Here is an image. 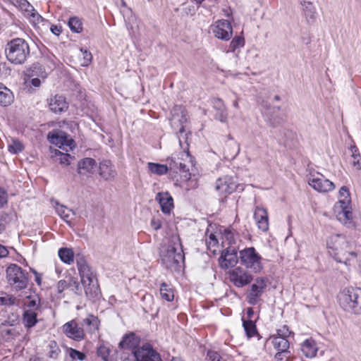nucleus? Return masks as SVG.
I'll list each match as a JSON object with an SVG mask.
<instances>
[{
  "label": "nucleus",
  "instance_id": "obj_1",
  "mask_svg": "<svg viewBox=\"0 0 361 361\" xmlns=\"http://www.w3.org/2000/svg\"><path fill=\"white\" fill-rule=\"evenodd\" d=\"M168 245H164L161 250V257L163 266L171 271H180L184 266L185 256L176 235H171L167 239Z\"/></svg>",
  "mask_w": 361,
  "mask_h": 361
},
{
  "label": "nucleus",
  "instance_id": "obj_2",
  "mask_svg": "<svg viewBox=\"0 0 361 361\" xmlns=\"http://www.w3.org/2000/svg\"><path fill=\"white\" fill-rule=\"evenodd\" d=\"M327 247L330 255L338 262L348 265L351 260L357 257L353 244L345 235L341 234L331 235L327 240Z\"/></svg>",
  "mask_w": 361,
  "mask_h": 361
},
{
  "label": "nucleus",
  "instance_id": "obj_3",
  "mask_svg": "<svg viewBox=\"0 0 361 361\" xmlns=\"http://www.w3.org/2000/svg\"><path fill=\"white\" fill-rule=\"evenodd\" d=\"M140 343V338L135 334L130 333L123 337L118 346L121 349L131 350L137 361H158V355L151 345L146 343L139 347Z\"/></svg>",
  "mask_w": 361,
  "mask_h": 361
},
{
  "label": "nucleus",
  "instance_id": "obj_4",
  "mask_svg": "<svg viewBox=\"0 0 361 361\" xmlns=\"http://www.w3.org/2000/svg\"><path fill=\"white\" fill-rule=\"evenodd\" d=\"M76 264L85 293L90 299H95L100 295V289L93 271L82 255L76 256Z\"/></svg>",
  "mask_w": 361,
  "mask_h": 361
},
{
  "label": "nucleus",
  "instance_id": "obj_5",
  "mask_svg": "<svg viewBox=\"0 0 361 361\" xmlns=\"http://www.w3.org/2000/svg\"><path fill=\"white\" fill-rule=\"evenodd\" d=\"M30 54V46L26 40L17 37L9 40L5 47V54L9 62L16 65L23 64Z\"/></svg>",
  "mask_w": 361,
  "mask_h": 361
},
{
  "label": "nucleus",
  "instance_id": "obj_6",
  "mask_svg": "<svg viewBox=\"0 0 361 361\" xmlns=\"http://www.w3.org/2000/svg\"><path fill=\"white\" fill-rule=\"evenodd\" d=\"M189 133L186 132L185 128H183V133L177 130V137L179 145L183 151L178 157L180 174L183 181H188L191 178L192 171H193L194 161L192 157L188 152V139Z\"/></svg>",
  "mask_w": 361,
  "mask_h": 361
},
{
  "label": "nucleus",
  "instance_id": "obj_7",
  "mask_svg": "<svg viewBox=\"0 0 361 361\" xmlns=\"http://www.w3.org/2000/svg\"><path fill=\"white\" fill-rule=\"evenodd\" d=\"M340 305L345 311L361 314V288L347 287L338 295Z\"/></svg>",
  "mask_w": 361,
  "mask_h": 361
},
{
  "label": "nucleus",
  "instance_id": "obj_8",
  "mask_svg": "<svg viewBox=\"0 0 361 361\" xmlns=\"http://www.w3.org/2000/svg\"><path fill=\"white\" fill-rule=\"evenodd\" d=\"M339 200L334 207V212L336 219L342 224H350L353 219L351 200L348 189L345 186L341 188L339 190Z\"/></svg>",
  "mask_w": 361,
  "mask_h": 361
},
{
  "label": "nucleus",
  "instance_id": "obj_9",
  "mask_svg": "<svg viewBox=\"0 0 361 361\" xmlns=\"http://www.w3.org/2000/svg\"><path fill=\"white\" fill-rule=\"evenodd\" d=\"M239 260L245 268L254 273H259L262 269V257L253 247H246L239 252Z\"/></svg>",
  "mask_w": 361,
  "mask_h": 361
},
{
  "label": "nucleus",
  "instance_id": "obj_10",
  "mask_svg": "<svg viewBox=\"0 0 361 361\" xmlns=\"http://www.w3.org/2000/svg\"><path fill=\"white\" fill-rule=\"evenodd\" d=\"M8 283L16 290L27 288L28 284V273L16 264L9 265L6 269Z\"/></svg>",
  "mask_w": 361,
  "mask_h": 361
},
{
  "label": "nucleus",
  "instance_id": "obj_11",
  "mask_svg": "<svg viewBox=\"0 0 361 361\" xmlns=\"http://www.w3.org/2000/svg\"><path fill=\"white\" fill-rule=\"evenodd\" d=\"M171 128L174 130L183 133V128H186L188 122V116L185 109L179 105H176L171 110L169 118Z\"/></svg>",
  "mask_w": 361,
  "mask_h": 361
},
{
  "label": "nucleus",
  "instance_id": "obj_12",
  "mask_svg": "<svg viewBox=\"0 0 361 361\" xmlns=\"http://www.w3.org/2000/svg\"><path fill=\"white\" fill-rule=\"evenodd\" d=\"M308 183L312 188L319 192H328L335 188L334 183L326 179L319 173H311L308 178Z\"/></svg>",
  "mask_w": 361,
  "mask_h": 361
},
{
  "label": "nucleus",
  "instance_id": "obj_13",
  "mask_svg": "<svg viewBox=\"0 0 361 361\" xmlns=\"http://www.w3.org/2000/svg\"><path fill=\"white\" fill-rule=\"evenodd\" d=\"M267 279L265 277H257L255 283L251 286L247 294V299L249 304L255 305L259 301L267 286Z\"/></svg>",
  "mask_w": 361,
  "mask_h": 361
},
{
  "label": "nucleus",
  "instance_id": "obj_14",
  "mask_svg": "<svg viewBox=\"0 0 361 361\" xmlns=\"http://www.w3.org/2000/svg\"><path fill=\"white\" fill-rule=\"evenodd\" d=\"M214 35L221 40L228 41L233 36V27L228 20H219L212 26Z\"/></svg>",
  "mask_w": 361,
  "mask_h": 361
},
{
  "label": "nucleus",
  "instance_id": "obj_15",
  "mask_svg": "<svg viewBox=\"0 0 361 361\" xmlns=\"http://www.w3.org/2000/svg\"><path fill=\"white\" fill-rule=\"evenodd\" d=\"M219 260L220 266L223 269L235 267L239 260V256L237 255V247L235 246L227 247L222 252Z\"/></svg>",
  "mask_w": 361,
  "mask_h": 361
},
{
  "label": "nucleus",
  "instance_id": "obj_16",
  "mask_svg": "<svg viewBox=\"0 0 361 361\" xmlns=\"http://www.w3.org/2000/svg\"><path fill=\"white\" fill-rule=\"evenodd\" d=\"M62 331L68 338L74 341H80L85 338L84 329L74 319L65 323L62 326Z\"/></svg>",
  "mask_w": 361,
  "mask_h": 361
},
{
  "label": "nucleus",
  "instance_id": "obj_17",
  "mask_svg": "<svg viewBox=\"0 0 361 361\" xmlns=\"http://www.w3.org/2000/svg\"><path fill=\"white\" fill-rule=\"evenodd\" d=\"M238 188L235 178L230 176H225L217 179L215 188L221 195H227L233 192Z\"/></svg>",
  "mask_w": 361,
  "mask_h": 361
},
{
  "label": "nucleus",
  "instance_id": "obj_18",
  "mask_svg": "<svg viewBox=\"0 0 361 361\" xmlns=\"http://www.w3.org/2000/svg\"><path fill=\"white\" fill-rule=\"evenodd\" d=\"M230 280L236 287H243L252 281V276L240 267L235 268L230 273Z\"/></svg>",
  "mask_w": 361,
  "mask_h": 361
},
{
  "label": "nucleus",
  "instance_id": "obj_19",
  "mask_svg": "<svg viewBox=\"0 0 361 361\" xmlns=\"http://www.w3.org/2000/svg\"><path fill=\"white\" fill-rule=\"evenodd\" d=\"M253 217L259 230L267 232L269 230V215L267 210L260 206H256L254 209Z\"/></svg>",
  "mask_w": 361,
  "mask_h": 361
},
{
  "label": "nucleus",
  "instance_id": "obj_20",
  "mask_svg": "<svg viewBox=\"0 0 361 361\" xmlns=\"http://www.w3.org/2000/svg\"><path fill=\"white\" fill-rule=\"evenodd\" d=\"M18 4L20 9L33 23L38 24L43 20L42 17L27 0H19Z\"/></svg>",
  "mask_w": 361,
  "mask_h": 361
},
{
  "label": "nucleus",
  "instance_id": "obj_21",
  "mask_svg": "<svg viewBox=\"0 0 361 361\" xmlns=\"http://www.w3.org/2000/svg\"><path fill=\"white\" fill-rule=\"evenodd\" d=\"M48 104L50 110L55 114H61L66 111L68 108V104L66 99L62 95L56 94L48 99Z\"/></svg>",
  "mask_w": 361,
  "mask_h": 361
},
{
  "label": "nucleus",
  "instance_id": "obj_22",
  "mask_svg": "<svg viewBox=\"0 0 361 361\" xmlns=\"http://www.w3.org/2000/svg\"><path fill=\"white\" fill-rule=\"evenodd\" d=\"M99 174L105 180H111L117 176V172L111 161L103 160L99 164Z\"/></svg>",
  "mask_w": 361,
  "mask_h": 361
},
{
  "label": "nucleus",
  "instance_id": "obj_23",
  "mask_svg": "<svg viewBox=\"0 0 361 361\" xmlns=\"http://www.w3.org/2000/svg\"><path fill=\"white\" fill-rule=\"evenodd\" d=\"M97 166L96 161L92 158H85L78 161V173L87 175L93 173Z\"/></svg>",
  "mask_w": 361,
  "mask_h": 361
},
{
  "label": "nucleus",
  "instance_id": "obj_24",
  "mask_svg": "<svg viewBox=\"0 0 361 361\" xmlns=\"http://www.w3.org/2000/svg\"><path fill=\"white\" fill-rule=\"evenodd\" d=\"M300 348L303 355L307 358L314 357L318 351L317 345L312 338L305 340L302 343Z\"/></svg>",
  "mask_w": 361,
  "mask_h": 361
},
{
  "label": "nucleus",
  "instance_id": "obj_25",
  "mask_svg": "<svg viewBox=\"0 0 361 361\" xmlns=\"http://www.w3.org/2000/svg\"><path fill=\"white\" fill-rule=\"evenodd\" d=\"M159 207L165 214H169L174 208L173 199L169 192H159Z\"/></svg>",
  "mask_w": 361,
  "mask_h": 361
},
{
  "label": "nucleus",
  "instance_id": "obj_26",
  "mask_svg": "<svg viewBox=\"0 0 361 361\" xmlns=\"http://www.w3.org/2000/svg\"><path fill=\"white\" fill-rule=\"evenodd\" d=\"M49 141L56 145H64L66 142H73L72 140H68L66 134L60 130H52L48 134ZM61 147V146H59Z\"/></svg>",
  "mask_w": 361,
  "mask_h": 361
},
{
  "label": "nucleus",
  "instance_id": "obj_27",
  "mask_svg": "<svg viewBox=\"0 0 361 361\" xmlns=\"http://www.w3.org/2000/svg\"><path fill=\"white\" fill-rule=\"evenodd\" d=\"M14 99L13 92L4 84L0 82V105L7 106L10 105Z\"/></svg>",
  "mask_w": 361,
  "mask_h": 361
},
{
  "label": "nucleus",
  "instance_id": "obj_28",
  "mask_svg": "<svg viewBox=\"0 0 361 361\" xmlns=\"http://www.w3.org/2000/svg\"><path fill=\"white\" fill-rule=\"evenodd\" d=\"M56 212L68 224L71 225L75 212L66 206L57 204Z\"/></svg>",
  "mask_w": 361,
  "mask_h": 361
},
{
  "label": "nucleus",
  "instance_id": "obj_29",
  "mask_svg": "<svg viewBox=\"0 0 361 361\" xmlns=\"http://www.w3.org/2000/svg\"><path fill=\"white\" fill-rule=\"evenodd\" d=\"M100 322L97 317L90 314L87 318L84 319L82 325L86 327L89 333H94L99 329Z\"/></svg>",
  "mask_w": 361,
  "mask_h": 361
},
{
  "label": "nucleus",
  "instance_id": "obj_30",
  "mask_svg": "<svg viewBox=\"0 0 361 361\" xmlns=\"http://www.w3.org/2000/svg\"><path fill=\"white\" fill-rule=\"evenodd\" d=\"M37 314L32 310H26L23 314V322L25 327L30 329L37 323Z\"/></svg>",
  "mask_w": 361,
  "mask_h": 361
},
{
  "label": "nucleus",
  "instance_id": "obj_31",
  "mask_svg": "<svg viewBox=\"0 0 361 361\" xmlns=\"http://www.w3.org/2000/svg\"><path fill=\"white\" fill-rule=\"evenodd\" d=\"M271 343L275 350L277 351H286L288 350L290 347L289 341L283 336H276L272 338Z\"/></svg>",
  "mask_w": 361,
  "mask_h": 361
},
{
  "label": "nucleus",
  "instance_id": "obj_32",
  "mask_svg": "<svg viewBox=\"0 0 361 361\" xmlns=\"http://www.w3.org/2000/svg\"><path fill=\"white\" fill-rule=\"evenodd\" d=\"M304 14L307 18V20L314 22L316 19V9L310 1H304L302 3Z\"/></svg>",
  "mask_w": 361,
  "mask_h": 361
},
{
  "label": "nucleus",
  "instance_id": "obj_33",
  "mask_svg": "<svg viewBox=\"0 0 361 361\" xmlns=\"http://www.w3.org/2000/svg\"><path fill=\"white\" fill-rule=\"evenodd\" d=\"M159 294L166 301L171 302L174 299V290L171 285L162 283L159 288Z\"/></svg>",
  "mask_w": 361,
  "mask_h": 361
},
{
  "label": "nucleus",
  "instance_id": "obj_34",
  "mask_svg": "<svg viewBox=\"0 0 361 361\" xmlns=\"http://www.w3.org/2000/svg\"><path fill=\"white\" fill-rule=\"evenodd\" d=\"M58 254L61 260L66 264H70L74 261V253L71 248H60Z\"/></svg>",
  "mask_w": 361,
  "mask_h": 361
},
{
  "label": "nucleus",
  "instance_id": "obj_35",
  "mask_svg": "<svg viewBox=\"0 0 361 361\" xmlns=\"http://www.w3.org/2000/svg\"><path fill=\"white\" fill-rule=\"evenodd\" d=\"M47 356L52 360H57L61 353V350L55 341H50L47 345Z\"/></svg>",
  "mask_w": 361,
  "mask_h": 361
},
{
  "label": "nucleus",
  "instance_id": "obj_36",
  "mask_svg": "<svg viewBox=\"0 0 361 361\" xmlns=\"http://www.w3.org/2000/svg\"><path fill=\"white\" fill-rule=\"evenodd\" d=\"M243 326L248 338H251L257 334L256 325L253 321L243 319Z\"/></svg>",
  "mask_w": 361,
  "mask_h": 361
},
{
  "label": "nucleus",
  "instance_id": "obj_37",
  "mask_svg": "<svg viewBox=\"0 0 361 361\" xmlns=\"http://www.w3.org/2000/svg\"><path fill=\"white\" fill-rule=\"evenodd\" d=\"M68 25L71 30L75 33H80L82 31V23L81 20L76 16L69 18Z\"/></svg>",
  "mask_w": 361,
  "mask_h": 361
},
{
  "label": "nucleus",
  "instance_id": "obj_38",
  "mask_svg": "<svg viewBox=\"0 0 361 361\" xmlns=\"http://www.w3.org/2000/svg\"><path fill=\"white\" fill-rule=\"evenodd\" d=\"M24 305L33 311L37 310L40 308V298L38 295L27 296V300L25 301Z\"/></svg>",
  "mask_w": 361,
  "mask_h": 361
},
{
  "label": "nucleus",
  "instance_id": "obj_39",
  "mask_svg": "<svg viewBox=\"0 0 361 361\" xmlns=\"http://www.w3.org/2000/svg\"><path fill=\"white\" fill-rule=\"evenodd\" d=\"M18 304V300L12 295L2 293L0 295V305L6 306H11Z\"/></svg>",
  "mask_w": 361,
  "mask_h": 361
},
{
  "label": "nucleus",
  "instance_id": "obj_40",
  "mask_svg": "<svg viewBox=\"0 0 361 361\" xmlns=\"http://www.w3.org/2000/svg\"><path fill=\"white\" fill-rule=\"evenodd\" d=\"M245 39L243 36H236L231 42L228 51L234 52L237 49L244 47Z\"/></svg>",
  "mask_w": 361,
  "mask_h": 361
},
{
  "label": "nucleus",
  "instance_id": "obj_41",
  "mask_svg": "<svg viewBox=\"0 0 361 361\" xmlns=\"http://www.w3.org/2000/svg\"><path fill=\"white\" fill-rule=\"evenodd\" d=\"M222 243L224 246H235L234 245H235L236 242L234 234L230 231H225Z\"/></svg>",
  "mask_w": 361,
  "mask_h": 361
},
{
  "label": "nucleus",
  "instance_id": "obj_42",
  "mask_svg": "<svg viewBox=\"0 0 361 361\" xmlns=\"http://www.w3.org/2000/svg\"><path fill=\"white\" fill-rule=\"evenodd\" d=\"M55 154L58 157L57 160L61 164L68 165L71 163V159H73L69 154H64L59 150H56Z\"/></svg>",
  "mask_w": 361,
  "mask_h": 361
},
{
  "label": "nucleus",
  "instance_id": "obj_43",
  "mask_svg": "<svg viewBox=\"0 0 361 361\" xmlns=\"http://www.w3.org/2000/svg\"><path fill=\"white\" fill-rule=\"evenodd\" d=\"M80 51L82 55V58L80 59V65L82 66H87L92 61V54L87 49H81Z\"/></svg>",
  "mask_w": 361,
  "mask_h": 361
},
{
  "label": "nucleus",
  "instance_id": "obj_44",
  "mask_svg": "<svg viewBox=\"0 0 361 361\" xmlns=\"http://www.w3.org/2000/svg\"><path fill=\"white\" fill-rule=\"evenodd\" d=\"M179 161L180 160L178 159V161H174L173 164L171 163L169 168L166 165L164 164H159V175L165 174L169 170H176V169H179Z\"/></svg>",
  "mask_w": 361,
  "mask_h": 361
},
{
  "label": "nucleus",
  "instance_id": "obj_45",
  "mask_svg": "<svg viewBox=\"0 0 361 361\" xmlns=\"http://www.w3.org/2000/svg\"><path fill=\"white\" fill-rule=\"evenodd\" d=\"M23 150V144L18 141L13 140V142L8 145V151L13 154H18Z\"/></svg>",
  "mask_w": 361,
  "mask_h": 361
},
{
  "label": "nucleus",
  "instance_id": "obj_46",
  "mask_svg": "<svg viewBox=\"0 0 361 361\" xmlns=\"http://www.w3.org/2000/svg\"><path fill=\"white\" fill-rule=\"evenodd\" d=\"M109 348L104 345H100L97 349V355L102 357L104 361H109Z\"/></svg>",
  "mask_w": 361,
  "mask_h": 361
},
{
  "label": "nucleus",
  "instance_id": "obj_47",
  "mask_svg": "<svg viewBox=\"0 0 361 361\" xmlns=\"http://www.w3.org/2000/svg\"><path fill=\"white\" fill-rule=\"evenodd\" d=\"M37 75L40 77L42 79L47 78V74L44 71H42V67L39 65H35L32 71V76Z\"/></svg>",
  "mask_w": 361,
  "mask_h": 361
},
{
  "label": "nucleus",
  "instance_id": "obj_48",
  "mask_svg": "<svg viewBox=\"0 0 361 361\" xmlns=\"http://www.w3.org/2000/svg\"><path fill=\"white\" fill-rule=\"evenodd\" d=\"M206 244L207 245V248L212 250V247H214L218 244V240L216 238V235L213 233H210L209 238L206 239Z\"/></svg>",
  "mask_w": 361,
  "mask_h": 361
},
{
  "label": "nucleus",
  "instance_id": "obj_49",
  "mask_svg": "<svg viewBox=\"0 0 361 361\" xmlns=\"http://www.w3.org/2000/svg\"><path fill=\"white\" fill-rule=\"evenodd\" d=\"M69 355L72 359L77 358L81 361L85 359V355L83 353L73 348H70Z\"/></svg>",
  "mask_w": 361,
  "mask_h": 361
},
{
  "label": "nucleus",
  "instance_id": "obj_50",
  "mask_svg": "<svg viewBox=\"0 0 361 361\" xmlns=\"http://www.w3.org/2000/svg\"><path fill=\"white\" fill-rule=\"evenodd\" d=\"M290 355V352L278 351L274 356V359L276 361H287L288 359L289 358Z\"/></svg>",
  "mask_w": 361,
  "mask_h": 361
},
{
  "label": "nucleus",
  "instance_id": "obj_51",
  "mask_svg": "<svg viewBox=\"0 0 361 361\" xmlns=\"http://www.w3.org/2000/svg\"><path fill=\"white\" fill-rule=\"evenodd\" d=\"M68 285H69L68 288H72V290L75 293H79L81 291V288L80 287V284H79L78 281L72 277H70V279H69Z\"/></svg>",
  "mask_w": 361,
  "mask_h": 361
},
{
  "label": "nucleus",
  "instance_id": "obj_52",
  "mask_svg": "<svg viewBox=\"0 0 361 361\" xmlns=\"http://www.w3.org/2000/svg\"><path fill=\"white\" fill-rule=\"evenodd\" d=\"M214 109L216 111H221L222 109H226V106L224 102L219 98H214L212 101Z\"/></svg>",
  "mask_w": 361,
  "mask_h": 361
},
{
  "label": "nucleus",
  "instance_id": "obj_53",
  "mask_svg": "<svg viewBox=\"0 0 361 361\" xmlns=\"http://www.w3.org/2000/svg\"><path fill=\"white\" fill-rule=\"evenodd\" d=\"M215 118L222 123L226 122L227 120L226 108L224 109H222L221 111H216V113L215 114Z\"/></svg>",
  "mask_w": 361,
  "mask_h": 361
},
{
  "label": "nucleus",
  "instance_id": "obj_54",
  "mask_svg": "<svg viewBox=\"0 0 361 361\" xmlns=\"http://www.w3.org/2000/svg\"><path fill=\"white\" fill-rule=\"evenodd\" d=\"M207 357L211 361H220L221 355L216 351L209 350L207 352Z\"/></svg>",
  "mask_w": 361,
  "mask_h": 361
},
{
  "label": "nucleus",
  "instance_id": "obj_55",
  "mask_svg": "<svg viewBox=\"0 0 361 361\" xmlns=\"http://www.w3.org/2000/svg\"><path fill=\"white\" fill-rule=\"evenodd\" d=\"M69 287L68 281L66 280H60L57 283V290L59 293Z\"/></svg>",
  "mask_w": 361,
  "mask_h": 361
},
{
  "label": "nucleus",
  "instance_id": "obj_56",
  "mask_svg": "<svg viewBox=\"0 0 361 361\" xmlns=\"http://www.w3.org/2000/svg\"><path fill=\"white\" fill-rule=\"evenodd\" d=\"M281 118H276L274 119L269 118L268 123L270 126L275 128L281 123Z\"/></svg>",
  "mask_w": 361,
  "mask_h": 361
},
{
  "label": "nucleus",
  "instance_id": "obj_57",
  "mask_svg": "<svg viewBox=\"0 0 361 361\" xmlns=\"http://www.w3.org/2000/svg\"><path fill=\"white\" fill-rule=\"evenodd\" d=\"M50 30L53 34L59 36L62 31V27L60 25H52L50 27Z\"/></svg>",
  "mask_w": 361,
  "mask_h": 361
},
{
  "label": "nucleus",
  "instance_id": "obj_58",
  "mask_svg": "<svg viewBox=\"0 0 361 361\" xmlns=\"http://www.w3.org/2000/svg\"><path fill=\"white\" fill-rule=\"evenodd\" d=\"M148 168L152 173L158 174V163L149 162Z\"/></svg>",
  "mask_w": 361,
  "mask_h": 361
},
{
  "label": "nucleus",
  "instance_id": "obj_59",
  "mask_svg": "<svg viewBox=\"0 0 361 361\" xmlns=\"http://www.w3.org/2000/svg\"><path fill=\"white\" fill-rule=\"evenodd\" d=\"M353 164L357 169H361V156H357L353 159Z\"/></svg>",
  "mask_w": 361,
  "mask_h": 361
},
{
  "label": "nucleus",
  "instance_id": "obj_60",
  "mask_svg": "<svg viewBox=\"0 0 361 361\" xmlns=\"http://www.w3.org/2000/svg\"><path fill=\"white\" fill-rule=\"evenodd\" d=\"M32 86L39 87L41 85V79L39 78H34L28 82Z\"/></svg>",
  "mask_w": 361,
  "mask_h": 361
},
{
  "label": "nucleus",
  "instance_id": "obj_61",
  "mask_svg": "<svg viewBox=\"0 0 361 361\" xmlns=\"http://www.w3.org/2000/svg\"><path fill=\"white\" fill-rule=\"evenodd\" d=\"M7 202L6 194L4 191L0 190V207H2Z\"/></svg>",
  "mask_w": 361,
  "mask_h": 361
},
{
  "label": "nucleus",
  "instance_id": "obj_62",
  "mask_svg": "<svg viewBox=\"0 0 361 361\" xmlns=\"http://www.w3.org/2000/svg\"><path fill=\"white\" fill-rule=\"evenodd\" d=\"M8 255L7 248L2 245H0V258L6 257Z\"/></svg>",
  "mask_w": 361,
  "mask_h": 361
},
{
  "label": "nucleus",
  "instance_id": "obj_63",
  "mask_svg": "<svg viewBox=\"0 0 361 361\" xmlns=\"http://www.w3.org/2000/svg\"><path fill=\"white\" fill-rule=\"evenodd\" d=\"M5 336H14L15 331L13 329H6L3 331Z\"/></svg>",
  "mask_w": 361,
  "mask_h": 361
},
{
  "label": "nucleus",
  "instance_id": "obj_64",
  "mask_svg": "<svg viewBox=\"0 0 361 361\" xmlns=\"http://www.w3.org/2000/svg\"><path fill=\"white\" fill-rule=\"evenodd\" d=\"M351 152H352V157L353 159L357 156H360L358 149L356 147H351Z\"/></svg>",
  "mask_w": 361,
  "mask_h": 361
}]
</instances>
